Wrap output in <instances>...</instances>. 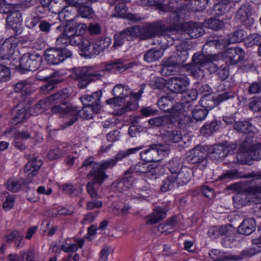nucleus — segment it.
<instances>
[{"label":"nucleus","instance_id":"1","mask_svg":"<svg viewBox=\"0 0 261 261\" xmlns=\"http://www.w3.org/2000/svg\"><path fill=\"white\" fill-rule=\"evenodd\" d=\"M231 188L236 194L233 196L234 206L240 208L249 203H256L261 201V181L260 184L235 183Z\"/></svg>","mask_w":261,"mask_h":261},{"label":"nucleus","instance_id":"2","mask_svg":"<svg viewBox=\"0 0 261 261\" xmlns=\"http://www.w3.org/2000/svg\"><path fill=\"white\" fill-rule=\"evenodd\" d=\"M138 28L137 35L141 40L152 38L156 36H168L171 37L176 33V30L172 27H166L161 21L149 23L144 27L135 26Z\"/></svg>","mask_w":261,"mask_h":261},{"label":"nucleus","instance_id":"3","mask_svg":"<svg viewBox=\"0 0 261 261\" xmlns=\"http://www.w3.org/2000/svg\"><path fill=\"white\" fill-rule=\"evenodd\" d=\"M215 59V55L196 53L192 57L191 63L185 64L184 67L190 71L191 75L198 79L203 72L202 67L212 62Z\"/></svg>","mask_w":261,"mask_h":261},{"label":"nucleus","instance_id":"4","mask_svg":"<svg viewBox=\"0 0 261 261\" xmlns=\"http://www.w3.org/2000/svg\"><path fill=\"white\" fill-rule=\"evenodd\" d=\"M73 76L78 81V87L81 89L86 88L90 83L100 80L102 75L99 72H94L91 67H82L73 69Z\"/></svg>","mask_w":261,"mask_h":261},{"label":"nucleus","instance_id":"5","mask_svg":"<svg viewBox=\"0 0 261 261\" xmlns=\"http://www.w3.org/2000/svg\"><path fill=\"white\" fill-rule=\"evenodd\" d=\"M169 147L167 144H153L149 146L147 149L140 152V156L145 162H157L162 160V157L168 154Z\"/></svg>","mask_w":261,"mask_h":261},{"label":"nucleus","instance_id":"6","mask_svg":"<svg viewBox=\"0 0 261 261\" xmlns=\"http://www.w3.org/2000/svg\"><path fill=\"white\" fill-rule=\"evenodd\" d=\"M207 146L196 145L187 152L188 162L200 170L204 169L207 165Z\"/></svg>","mask_w":261,"mask_h":261},{"label":"nucleus","instance_id":"7","mask_svg":"<svg viewBox=\"0 0 261 261\" xmlns=\"http://www.w3.org/2000/svg\"><path fill=\"white\" fill-rule=\"evenodd\" d=\"M42 58L37 53H26L22 56L19 60L20 70L24 73L26 71H35L41 65Z\"/></svg>","mask_w":261,"mask_h":261},{"label":"nucleus","instance_id":"8","mask_svg":"<svg viewBox=\"0 0 261 261\" xmlns=\"http://www.w3.org/2000/svg\"><path fill=\"white\" fill-rule=\"evenodd\" d=\"M222 180L228 181L232 179L240 178L249 179L250 180L242 182L241 183H256L258 180L261 181V171H254L249 173L243 174L236 169H231L226 171L220 177Z\"/></svg>","mask_w":261,"mask_h":261},{"label":"nucleus","instance_id":"9","mask_svg":"<svg viewBox=\"0 0 261 261\" xmlns=\"http://www.w3.org/2000/svg\"><path fill=\"white\" fill-rule=\"evenodd\" d=\"M45 60L51 65H58L72 57V52L66 48L52 47L45 50Z\"/></svg>","mask_w":261,"mask_h":261},{"label":"nucleus","instance_id":"10","mask_svg":"<svg viewBox=\"0 0 261 261\" xmlns=\"http://www.w3.org/2000/svg\"><path fill=\"white\" fill-rule=\"evenodd\" d=\"M9 6V15L7 17L6 21L13 30L17 32L20 30L22 22L21 14L20 9L21 8V4L8 5Z\"/></svg>","mask_w":261,"mask_h":261},{"label":"nucleus","instance_id":"11","mask_svg":"<svg viewBox=\"0 0 261 261\" xmlns=\"http://www.w3.org/2000/svg\"><path fill=\"white\" fill-rule=\"evenodd\" d=\"M252 9L250 5L245 3L237 11L235 19L246 28H249L254 24V19L251 17Z\"/></svg>","mask_w":261,"mask_h":261},{"label":"nucleus","instance_id":"12","mask_svg":"<svg viewBox=\"0 0 261 261\" xmlns=\"http://www.w3.org/2000/svg\"><path fill=\"white\" fill-rule=\"evenodd\" d=\"M143 92V87H141L138 92H130L127 96L128 99L125 101L124 106L120 109L121 114L137 110Z\"/></svg>","mask_w":261,"mask_h":261},{"label":"nucleus","instance_id":"13","mask_svg":"<svg viewBox=\"0 0 261 261\" xmlns=\"http://www.w3.org/2000/svg\"><path fill=\"white\" fill-rule=\"evenodd\" d=\"M138 28L135 26L127 28L114 36V42L113 47L117 48L120 47L125 40H132L134 38L138 37Z\"/></svg>","mask_w":261,"mask_h":261},{"label":"nucleus","instance_id":"14","mask_svg":"<svg viewBox=\"0 0 261 261\" xmlns=\"http://www.w3.org/2000/svg\"><path fill=\"white\" fill-rule=\"evenodd\" d=\"M189 84L187 77L184 76H173L167 80L168 89L175 93H182L187 89Z\"/></svg>","mask_w":261,"mask_h":261},{"label":"nucleus","instance_id":"15","mask_svg":"<svg viewBox=\"0 0 261 261\" xmlns=\"http://www.w3.org/2000/svg\"><path fill=\"white\" fill-rule=\"evenodd\" d=\"M25 157L29 160V162L25 166L24 170L28 179H31L37 174L43 164V161L33 154H25Z\"/></svg>","mask_w":261,"mask_h":261},{"label":"nucleus","instance_id":"16","mask_svg":"<svg viewBox=\"0 0 261 261\" xmlns=\"http://www.w3.org/2000/svg\"><path fill=\"white\" fill-rule=\"evenodd\" d=\"M76 113L75 114H72L73 117L69 121L64 123L61 126L62 129L67 128L69 126L72 125L78 119V116L81 118L85 119H91L93 117V114L95 113L94 111L93 107L90 106H84L83 109L80 110H77L76 109Z\"/></svg>","mask_w":261,"mask_h":261},{"label":"nucleus","instance_id":"17","mask_svg":"<svg viewBox=\"0 0 261 261\" xmlns=\"http://www.w3.org/2000/svg\"><path fill=\"white\" fill-rule=\"evenodd\" d=\"M17 42L16 38L11 37L6 39L0 45V58L2 60H8L10 56L13 54L17 46Z\"/></svg>","mask_w":261,"mask_h":261},{"label":"nucleus","instance_id":"18","mask_svg":"<svg viewBox=\"0 0 261 261\" xmlns=\"http://www.w3.org/2000/svg\"><path fill=\"white\" fill-rule=\"evenodd\" d=\"M102 95V92L98 91L93 92L91 95H84L81 96V100L83 106H90L93 107L95 113H98L101 109L100 99Z\"/></svg>","mask_w":261,"mask_h":261},{"label":"nucleus","instance_id":"19","mask_svg":"<svg viewBox=\"0 0 261 261\" xmlns=\"http://www.w3.org/2000/svg\"><path fill=\"white\" fill-rule=\"evenodd\" d=\"M248 141L245 140L242 145L243 151L246 153L248 158L253 160H259L261 159V143L248 144Z\"/></svg>","mask_w":261,"mask_h":261},{"label":"nucleus","instance_id":"20","mask_svg":"<svg viewBox=\"0 0 261 261\" xmlns=\"http://www.w3.org/2000/svg\"><path fill=\"white\" fill-rule=\"evenodd\" d=\"M224 55L230 64L235 65L244 59L245 53L241 48L231 47L225 50Z\"/></svg>","mask_w":261,"mask_h":261},{"label":"nucleus","instance_id":"21","mask_svg":"<svg viewBox=\"0 0 261 261\" xmlns=\"http://www.w3.org/2000/svg\"><path fill=\"white\" fill-rule=\"evenodd\" d=\"M108 177L105 171L99 169L97 166H93L87 175V177L91 180L90 182L98 185L99 186L103 184Z\"/></svg>","mask_w":261,"mask_h":261},{"label":"nucleus","instance_id":"22","mask_svg":"<svg viewBox=\"0 0 261 261\" xmlns=\"http://www.w3.org/2000/svg\"><path fill=\"white\" fill-rule=\"evenodd\" d=\"M182 30L191 38H197L201 36L204 32L201 25L195 22L184 23L182 26Z\"/></svg>","mask_w":261,"mask_h":261},{"label":"nucleus","instance_id":"23","mask_svg":"<svg viewBox=\"0 0 261 261\" xmlns=\"http://www.w3.org/2000/svg\"><path fill=\"white\" fill-rule=\"evenodd\" d=\"M134 179V176H131L125 171L124 177L119 181L114 182L113 187L119 192L126 191L132 186Z\"/></svg>","mask_w":261,"mask_h":261},{"label":"nucleus","instance_id":"24","mask_svg":"<svg viewBox=\"0 0 261 261\" xmlns=\"http://www.w3.org/2000/svg\"><path fill=\"white\" fill-rule=\"evenodd\" d=\"M166 215L167 211L165 208L157 206L150 216L146 217V223L148 225L156 224L164 219Z\"/></svg>","mask_w":261,"mask_h":261},{"label":"nucleus","instance_id":"25","mask_svg":"<svg viewBox=\"0 0 261 261\" xmlns=\"http://www.w3.org/2000/svg\"><path fill=\"white\" fill-rule=\"evenodd\" d=\"M207 152L210 157L214 160H219L227 155V150L224 144L207 146Z\"/></svg>","mask_w":261,"mask_h":261},{"label":"nucleus","instance_id":"26","mask_svg":"<svg viewBox=\"0 0 261 261\" xmlns=\"http://www.w3.org/2000/svg\"><path fill=\"white\" fill-rule=\"evenodd\" d=\"M192 170L188 167H182L181 170L174 175V178L178 186L188 184L191 178Z\"/></svg>","mask_w":261,"mask_h":261},{"label":"nucleus","instance_id":"27","mask_svg":"<svg viewBox=\"0 0 261 261\" xmlns=\"http://www.w3.org/2000/svg\"><path fill=\"white\" fill-rule=\"evenodd\" d=\"M130 67L129 64L122 65V60H117L106 63L103 71H112L114 73H121Z\"/></svg>","mask_w":261,"mask_h":261},{"label":"nucleus","instance_id":"28","mask_svg":"<svg viewBox=\"0 0 261 261\" xmlns=\"http://www.w3.org/2000/svg\"><path fill=\"white\" fill-rule=\"evenodd\" d=\"M100 51L95 42L91 45L88 40H85L84 47L81 50V55L88 58L95 57L100 53Z\"/></svg>","mask_w":261,"mask_h":261},{"label":"nucleus","instance_id":"29","mask_svg":"<svg viewBox=\"0 0 261 261\" xmlns=\"http://www.w3.org/2000/svg\"><path fill=\"white\" fill-rule=\"evenodd\" d=\"M256 245L257 244H256ZM254 248H247L243 250L239 255H232L231 260L241 261L243 259L251 257L261 251V244Z\"/></svg>","mask_w":261,"mask_h":261},{"label":"nucleus","instance_id":"30","mask_svg":"<svg viewBox=\"0 0 261 261\" xmlns=\"http://www.w3.org/2000/svg\"><path fill=\"white\" fill-rule=\"evenodd\" d=\"M51 110L54 113H60L62 116L65 115L71 116L72 114H75L76 113L75 107L67 105L65 102L53 106Z\"/></svg>","mask_w":261,"mask_h":261},{"label":"nucleus","instance_id":"31","mask_svg":"<svg viewBox=\"0 0 261 261\" xmlns=\"http://www.w3.org/2000/svg\"><path fill=\"white\" fill-rule=\"evenodd\" d=\"M126 171L127 172V174H129L131 176H134V173H153L154 169L151 165H149L147 163L140 162L134 166H131Z\"/></svg>","mask_w":261,"mask_h":261},{"label":"nucleus","instance_id":"32","mask_svg":"<svg viewBox=\"0 0 261 261\" xmlns=\"http://www.w3.org/2000/svg\"><path fill=\"white\" fill-rule=\"evenodd\" d=\"M256 228L255 221L253 218H246L238 227V232L244 235H249Z\"/></svg>","mask_w":261,"mask_h":261},{"label":"nucleus","instance_id":"33","mask_svg":"<svg viewBox=\"0 0 261 261\" xmlns=\"http://www.w3.org/2000/svg\"><path fill=\"white\" fill-rule=\"evenodd\" d=\"M173 100L174 98L169 95L164 96L158 100V105L159 108L164 112H168L171 109L176 111L177 110L176 109V108L181 105L176 103L175 106H173Z\"/></svg>","mask_w":261,"mask_h":261},{"label":"nucleus","instance_id":"34","mask_svg":"<svg viewBox=\"0 0 261 261\" xmlns=\"http://www.w3.org/2000/svg\"><path fill=\"white\" fill-rule=\"evenodd\" d=\"M173 59V57L170 56L164 61L161 69V72L162 75L165 76L170 75L173 74L177 69L179 65Z\"/></svg>","mask_w":261,"mask_h":261},{"label":"nucleus","instance_id":"35","mask_svg":"<svg viewBox=\"0 0 261 261\" xmlns=\"http://www.w3.org/2000/svg\"><path fill=\"white\" fill-rule=\"evenodd\" d=\"M174 117V121L170 124H174L176 128L180 129H187L190 127L193 122L192 118L190 116L183 115L180 117L171 115Z\"/></svg>","mask_w":261,"mask_h":261},{"label":"nucleus","instance_id":"36","mask_svg":"<svg viewBox=\"0 0 261 261\" xmlns=\"http://www.w3.org/2000/svg\"><path fill=\"white\" fill-rule=\"evenodd\" d=\"M65 2L68 5L66 0H49L48 5L49 11L59 14L64 8H69L68 6L65 5Z\"/></svg>","mask_w":261,"mask_h":261},{"label":"nucleus","instance_id":"37","mask_svg":"<svg viewBox=\"0 0 261 261\" xmlns=\"http://www.w3.org/2000/svg\"><path fill=\"white\" fill-rule=\"evenodd\" d=\"M130 92L131 91L129 86L117 84L113 88L112 93L114 96L120 98V99L124 101V98L127 97Z\"/></svg>","mask_w":261,"mask_h":261},{"label":"nucleus","instance_id":"38","mask_svg":"<svg viewBox=\"0 0 261 261\" xmlns=\"http://www.w3.org/2000/svg\"><path fill=\"white\" fill-rule=\"evenodd\" d=\"M174 117L171 115H166L163 117L150 119L148 123L151 125L159 127L170 124L172 122L174 121Z\"/></svg>","mask_w":261,"mask_h":261},{"label":"nucleus","instance_id":"39","mask_svg":"<svg viewBox=\"0 0 261 261\" xmlns=\"http://www.w3.org/2000/svg\"><path fill=\"white\" fill-rule=\"evenodd\" d=\"M163 55L161 49L153 48L147 50L144 55V59L148 63L158 60Z\"/></svg>","mask_w":261,"mask_h":261},{"label":"nucleus","instance_id":"40","mask_svg":"<svg viewBox=\"0 0 261 261\" xmlns=\"http://www.w3.org/2000/svg\"><path fill=\"white\" fill-rule=\"evenodd\" d=\"M210 256L215 261H226L231 260L232 254L221 252L218 249H212L209 252Z\"/></svg>","mask_w":261,"mask_h":261},{"label":"nucleus","instance_id":"41","mask_svg":"<svg viewBox=\"0 0 261 261\" xmlns=\"http://www.w3.org/2000/svg\"><path fill=\"white\" fill-rule=\"evenodd\" d=\"M171 57H173V60L179 66L180 65L185 63L189 57V54L188 49H181L180 47H179L176 52L171 56Z\"/></svg>","mask_w":261,"mask_h":261},{"label":"nucleus","instance_id":"42","mask_svg":"<svg viewBox=\"0 0 261 261\" xmlns=\"http://www.w3.org/2000/svg\"><path fill=\"white\" fill-rule=\"evenodd\" d=\"M69 96L68 92L66 89H64L62 91H60L51 96H50L47 99V103L50 102L53 103H58L64 102L63 101L66 99Z\"/></svg>","mask_w":261,"mask_h":261},{"label":"nucleus","instance_id":"43","mask_svg":"<svg viewBox=\"0 0 261 261\" xmlns=\"http://www.w3.org/2000/svg\"><path fill=\"white\" fill-rule=\"evenodd\" d=\"M62 189L64 193L70 196H76L82 192V188L79 186L73 185L72 184L67 183L63 185Z\"/></svg>","mask_w":261,"mask_h":261},{"label":"nucleus","instance_id":"44","mask_svg":"<svg viewBox=\"0 0 261 261\" xmlns=\"http://www.w3.org/2000/svg\"><path fill=\"white\" fill-rule=\"evenodd\" d=\"M71 29V27H67L65 29L64 32L61 34L56 40L57 45H70Z\"/></svg>","mask_w":261,"mask_h":261},{"label":"nucleus","instance_id":"45","mask_svg":"<svg viewBox=\"0 0 261 261\" xmlns=\"http://www.w3.org/2000/svg\"><path fill=\"white\" fill-rule=\"evenodd\" d=\"M85 40H87V39L84 38L81 35L76 34L74 28L72 27L70 45L79 46L82 50Z\"/></svg>","mask_w":261,"mask_h":261},{"label":"nucleus","instance_id":"46","mask_svg":"<svg viewBox=\"0 0 261 261\" xmlns=\"http://www.w3.org/2000/svg\"><path fill=\"white\" fill-rule=\"evenodd\" d=\"M166 166L167 168L171 173V175L173 176L181 170L182 167H184V166L181 165L180 159L177 158L170 160L166 164Z\"/></svg>","mask_w":261,"mask_h":261},{"label":"nucleus","instance_id":"47","mask_svg":"<svg viewBox=\"0 0 261 261\" xmlns=\"http://www.w3.org/2000/svg\"><path fill=\"white\" fill-rule=\"evenodd\" d=\"M163 135L165 142L168 143H177L182 139L181 132H165Z\"/></svg>","mask_w":261,"mask_h":261},{"label":"nucleus","instance_id":"48","mask_svg":"<svg viewBox=\"0 0 261 261\" xmlns=\"http://www.w3.org/2000/svg\"><path fill=\"white\" fill-rule=\"evenodd\" d=\"M47 100L41 99L38 101L30 109V112L31 115H36L41 113L48 107Z\"/></svg>","mask_w":261,"mask_h":261},{"label":"nucleus","instance_id":"49","mask_svg":"<svg viewBox=\"0 0 261 261\" xmlns=\"http://www.w3.org/2000/svg\"><path fill=\"white\" fill-rule=\"evenodd\" d=\"M142 148V147H135L130 148L127 150H121L113 158L114 161H115L116 164L120 161L123 160V159L129 156L131 154L135 153L140 149Z\"/></svg>","mask_w":261,"mask_h":261},{"label":"nucleus","instance_id":"50","mask_svg":"<svg viewBox=\"0 0 261 261\" xmlns=\"http://www.w3.org/2000/svg\"><path fill=\"white\" fill-rule=\"evenodd\" d=\"M246 35V32L243 30H238L230 35L229 37V42L234 43H239L243 40L245 41Z\"/></svg>","mask_w":261,"mask_h":261},{"label":"nucleus","instance_id":"51","mask_svg":"<svg viewBox=\"0 0 261 261\" xmlns=\"http://www.w3.org/2000/svg\"><path fill=\"white\" fill-rule=\"evenodd\" d=\"M233 128L236 130H253L255 129L250 122L248 121H239L233 124Z\"/></svg>","mask_w":261,"mask_h":261},{"label":"nucleus","instance_id":"52","mask_svg":"<svg viewBox=\"0 0 261 261\" xmlns=\"http://www.w3.org/2000/svg\"><path fill=\"white\" fill-rule=\"evenodd\" d=\"M261 43V36L258 34H250L245 39V44L247 47L259 45Z\"/></svg>","mask_w":261,"mask_h":261},{"label":"nucleus","instance_id":"53","mask_svg":"<svg viewBox=\"0 0 261 261\" xmlns=\"http://www.w3.org/2000/svg\"><path fill=\"white\" fill-rule=\"evenodd\" d=\"M174 176L169 175L162 181L161 186V190L163 192H166L172 190L174 186L175 183Z\"/></svg>","mask_w":261,"mask_h":261},{"label":"nucleus","instance_id":"54","mask_svg":"<svg viewBox=\"0 0 261 261\" xmlns=\"http://www.w3.org/2000/svg\"><path fill=\"white\" fill-rule=\"evenodd\" d=\"M200 106L204 109L207 110V112L212 109L214 107L218 105L215 102V98H212L209 96H203L200 101Z\"/></svg>","mask_w":261,"mask_h":261},{"label":"nucleus","instance_id":"55","mask_svg":"<svg viewBox=\"0 0 261 261\" xmlns=\"http://www.w3.org/2000/svg\"><path fill=\"white\" fill-rule=\"evenodd\" d=\"M205 25L207 28L215 31L219 30L224 26L222 21L216 18H211L206 20Z\"/></svg>","mask_w":261,"mask_h":261},{"label":"nucleus","instance_id":"56","mask_svg":"<svg viewBox=\"0 0 261 261\" xmlns=\"http://www.w3.org/2000/svg\"><path fill=\"white\" fill-rule=\"evenodd\" d=\"M127 8L125 3L117 2L115 7L114 12L113 16L116 17H123L126 14Z\"/></svg>","mask_w":261,"mask_h":261},{"label":"nucleus","instance_id":"57","mask_svg":"<svg viewBox=\"0 0 261 261\" xmlns=\"http://www.w3.org/2000/svg\"><path fill=\"white\" fill-rule=\"evenodd\" d=\"M234 96L235 93L233 91H226L218 95L215 97V102L219 105L225 100L233 98Z\"/></svg>","mask_w":261,"mask_h":261},{"label":"nucleus","instance_id":"58","mask_svg":"<svg viewBox=\"0 0 261 261\" xmlns=\"http://www.w3.org/2000/svg\"><path fill=\"white\" fill-rule=\"evenodd\" d=\"M208 113L207 110L204 109H194L192 110V116L196 121H201L204 120L207 116Z\"/></svg>","mask_w":261,"mask_h":261},{"label":"nucleus","instance_id":"59","mask_svg":"<svg viewBox=\"0 0 261 261\" xmlns=\"http://www.w3.org/2000/svg\"><path fill=\"white\" fill-rule=\"evenodd\" d=\"M95 42L100 52H102L110 46L111 44V39L108 37H102L98 39Z\"/></svg>","mask_w":261,"mask_h":261},{"label":"nucleus","instance_id":"60","mask_svg":"<svg viewBox=\"0 0 261 261\" xmlns=\"http://www.w3.org/2000/svg\"><path fill=\"white\" fill-rule=\"evenodd\" d=\"M116 165L115 161H114L113 159H109L106 160L101 161L100 163L97 164V166L104 171L105 170L112 169Z\"/></svg>","mask_w":261,"mask_h":261},{"label":"nucleus","instance_id":"61","mask_svg":"<svg viewBox=\"0 0 261 261\" xmlns=\"http://www.w3.org/2000/svg\"><path fill=\"white\" fill-rule=\"evenodd\" d=\"M17 238H23V234L20 231L14 230L10 233L7 234L4 237V240L6 242H12Z\"/></svg>","mask_w":261,"mask_h":261},{"label":"nucleus","instance_id":"62","mask_svg":"<svg viewBox=\"0 0 261 261\" xmlns=\"http://www.w3.org/2000/svg\"><path fill=\"white\" fill-rule=\"evenodd\" d=\"M66 153V150H61V148L58 147L49 150L48 153V156L50 160H55L63 156Z\"/></svg>","mask_w":261,"mask_h":261},{"label":"nucleus","instance_id":"63","mask_svg":"<svg viewBox=\"0 0 261 261\" xmlns=\"http://www.w3.org/2000/svg\"><path fill=\"white\" fill-rule=\"evenodd\" d=\"M10 71L6 66L0 65V82H6L10 79Z\"/></svg>","mask_w":261,"mask_h":261},{"label":"nucleus","instance_id":"64","mask_svg":"<svg viewBox=\"0 0 261 261\" xmlns=\"http://www.w3.org/2000/svg\"><path fill=\"white\" fill-rule=\"evenodd\" d=\"M97 164H98L96 163H94L93 157H89L84 161L82 165L80 168V170L81 172H84L85 170H86L92 167H93L94 166H97Z\"/></svg>","mask_w":261,"mask_h":261}]
</instances>
